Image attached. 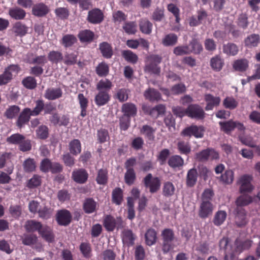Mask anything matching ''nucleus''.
I'll list each match as a JSON object with an SVG mask.
<instances>
[{
    "mask_svg": "<svg viewBox=\"0 0 260 260\" xmlns=\"http://www.w3.org/2000/svg\"><path fill=\"white\" fill-rule=\"evenodd\" d=\"M72 177L75 181L79 183H84L88 178V174L83 169H80L73 172Z\"/></svg>",
    "mask_w": 260,
    "mask_h": 260,
    "instance_id": "dca6fc26",
    "label": "nucleus"
},
{
    "mask_svg": "<svg viewBox=\"0 0 260 260\" xmlns=\"http://www.w3.org/2000/svg\"><path fill=\"white\" fill-rule=\"evenodd\" d=\"M210 65L213 70L219 71L223 67V61L220 56H215L211 59Z\"/></svg>",
    "mask_w": 260,
    "mask_h": 260,
    "instance_id": "a878e982",
    "label": "nucleus"
},
{
    "mask_svg": "<svg viewBox=\"0 0 260 260\" xmlns=\"http://www.w3.org/2000/svg\"><path fill=\"white\" fill-rule=\"evenodd\" d=\"M213 206L209 201H202L199 211V215L202 218H206L211 215Z\"/></svg>",
    "mask_w": 260,
    "mask_h": 260,
    "instance_id": "9d476101",
    "label": "nucleus"
},
{
    "mask_svg": "<svg viewBox=\"0 0 260 260\" xmlns=\"http://www.w3.org/2000/svg\"><path fill=\"white\" fill-rule=\"evenodd\" d=\"M252 180V177L250 175H244L240 177L238 183L240 185L239 191L241 193L250 192L253 190Z\"/></svg>",
    "mask_w": 260,
    "mask_h": 260,
    "instance_id": "20e7f679",
    "label": "nucleus"
},
{
    "mask_svg": "<svg viewBox=\"0 0 260 260\" xmlns=\"http://www.w3.org/2000/svg\"><path fill=\"white\" fill-rule=\"evenodd\" d=\"M223 52L229 55H235L238 52L237 46L232 43L228 44L223 46Z\"/></svg>",
    "mask_w": 260,
    "mask_h": 260,
    "instance_id": "79ce46f5",
    "label": "nucleus"
},
{
    "mask_svg": "<svg viewBox=\"0 0 260 260\" xmlns=\"http://www.w3.org/2000/svg\"><path fill=\"white\" fill-rule=\"evenodd\" d=\"M23 167L25 171L30 172L35 170L36 166L33 159L28 158L24 161Z\"/></svg>",
    "mask_w": 260,
    "mask_h": 260,
    "instance_id": "6e6d98bb",
    "label": "nucleus"
},
{
    "mask_svg": "<svg viewBox=\"0 0 260 260\" xmlns=\"http://www.w3.org/2000/svg\"><path fill=\"white\" fill-rule=\"evenodd\" d=\"M49 60L53 63H57L63 59V56L61 52L52 51L49 52L48 56Z\"/></svg>",
    "mask_w": 260,
    "mask_h": 260,
    "instance_id": "a19ab883",
    "label": "nucleus"
},
{
    "mask_svg": "<svg viewBox=\"0 0 260 260\" xmlns=\"http://www.w3.org/2000/svg\"><path fill=\"white\" fill-rule=\"evenodd\" d=\"M184 164V160L179 155H174L170 157L168 160L169 165L173 168L181 167Z\"/></svg>",
    "mask_w": 260,
    "mask_h": 260,
    "instance_id": "cd10ccee",
    "label": "nucleus"
},
{
    "mask_svg": "<svg viewBox=\"0 0 260 260\" xmlns=\"http://www.w3.org/2000/svg\"><path fill=\"white\" fill-rule=\"evenodd\" d=\"M140 29L141 32L145 34H150L152 30V24L146 19H142L140 22Z\"/></svg>",
    "mask_w": 260,
    "mask_h": 260,
    "instance_id": "c756f323",
    "label": "nucleus"
},
{
    "mask_svg": "<svg viewBox=\"0 0 260 260\" xmlns=\"http://www.w3.org/2000/svg\"><path fill=\"white\" fill-rule=\"evenodd\" d=\"M223 105L226 108L233 109L237 106L238 102L234 98L228 97L224 100Z\"/></svg>",
    "mask_w": 260,
    "mask_h": 260,
    "instance_id": "4d7b16f0",
    "label": "nucleus"
},
{
    "mask_svg": "<svg viewBox=\"0 0 260 260\" xmlns=\"http://www.w3.org/2000/svg\"><path fill=\"white\" fill-rule=\"evenodd\" d=\"M20 69L18 65L12 64L5 69L3 74L0 75V85L6 84L12 79V76L16 75Z\"/></svg>",
    "mask_w": 260,
    "mask_h": 260,
    "instance_id": "7ed1b4c3",
    "label": "nucleus"
},
{
    "mask_svg": "<svg viewBox=\"0 0 260 260\" xmlns=\"http://www.w3.org/2000/svg\"><path fill=\"white\" fill-rule=\"evenodd\" d=\"M41 178L38 175H34L27 182V186L29 188H34L41 184Z\"/></svg>",
    "mask_w": 260,
    "mask_h": 260,
    "instance_id": "0e129e2a",
    "label": "nucleus"
},
{
    "mask_svg": "<svg viewBox=\"0 0 260 260\" xmlns=\"http://www.w3.org/2000/svg\"><path fill=\"white\" fill-rule=\"evenodd\" d=\"M154 132V129L148 125L143 126L141 129V133L144 135H145L146 137L150 140L153 139L154 138L153 133Z\"/></svg>",
    "mask_w": 260,
    "mask_h": 260,
    "instance_id": "e2e57ef3",
    "label": "nucleus"
},
{
    "mask_svg": "<svg viewBox=\"0 0 260 260\" xmlns=\"http://www.w3.org/2000/svg\"><path fill=\"white\" fill-rule=\"evenodd\" d=\"M96 203L91 199L86 200L84 203V210L86 213H90L95 211Z\"/></svg>",
    "mask_w": 260,
    "mask_h": 260,
    "instance_id": "c9c22d12",
    "label": "nucleus"
},
{
    "mask_svg": "<svg viewBox=\"0 0 260 260\" xmlns=\"http://www.w3.org/2000/svg\"><path fill=\"white\" fill-rule=\"evenodd\" d=\"M205 113L203 109L198 105L191 104L187 108V116L198 119L204 117Z\"/></svg>",
    "mask_w": 260,
    "mask_h": 260,
    "instance_id": "1a4fd4ad",
    "label": "nucleus"
},
{
    "mask_svg": "<svg viewBox=\"0 0 260 260\" xmlns=\"http://www.w3.org/2000/svg\"><path fill=\"white\" fill-rule=\"evenodd\" d=\"M24 136L19 134H15L12 135L7 138V142L11 144H20L24 139Z\"/></svg>",
    "mask_w": 260,
    "mask_h": 260,
    "instance_id": "864d4df0",
    "label": "nucleus"
},
{
    "mask_svg": "<svg viewBox=\"0 0 260 260\" xmlns=\"http://www.w3.org/2000/svg\"><path fill=\"white\" fill-rule=\"evenodd\" d=\"M104 19L103 13L99 9H94L88 12L87 20L93 24L101 23Z\"/></svg>",
    "mask_w": 260,
    "mask_h": 260,
    "instance_id": "f8f14e48",
    "label": "nucleus"
},
{
    "mask_svg": "<svg viewBox=\"0 0 260 260\" xmlns=\"http://www.w3.org/2000/svg\"><path fill=\"white\" fill-rule=\"evenodd\" d=\"M56 220L59 224L67 225L71 222V214L66 210H60L57 214Z\"/></svg>",
    "mask_w": 260,
    "mask_h": 260,
    "instance_id": "ddd939ff",
    "label": "nucleus"
},
{
    "mask_svg": "<svg viewBox=\"0 0 260 260\" xmlns=\"http://www.w3.org/2000/svg\"><path fill=\"white\" fill-rule=\"evenodd\" d=\"M218 158V154L213 149H207L196 154V158L198 161H204L208 159H215Z\"/></svg>",
    "mask_w": 260,
    "mask_h": 260,
    "instance_id": "6e6552de",
    "label": "nucleus"
},
{
    "mask_svg": "<svg viewBox=\"0 0 260 260\" xmlns=\"http://www.w3.org/2000/svg\"><path fill=\"white\" fill-rule=\"evenodd\" d=\"M123 28L128 34H134L137 31V24L135 22L126 23Z\"/></svg>",
    "mask_w": 260,
    "mask_h": 260,
    "instance_id": "13d9d810",
    "label": "nucleus"
},
{
    "mask_svg": "<svg viewBox=\"0 0 260 260\" xmlns=\"http://www.w3.org/2000/svg\"><path fill=\"white\" fill-rule=\"evenodd\" d=\"M25 228L28 232L38 231L42 237L48 242H52L54 239V235L52 230L48 227H43L40 222L31 220L26 222Z\"/></svg>",
    "mask_w": 260,
    "mask_h": 260,
    "instance_id": "f03ea898",
    "label": "nucleus"
},
{
    "mask_svg": "<svg viewBox=\"0 0 260 260\" xmlns=\"http://www.w3.org/2000/svg\"><path fill=\"white\" fill-rule=\"evenodd\" d=\"M205 100L207 103V106L205 108L206 110H212L214 106H218L220 102L219 97H214L210 94L205 95Z\"/></svg>",
    "mask_w": 260,
    "mask_h": 260,
    "instance_id": "f3484780",
    "label": "nucleus"
},
{
    "mask_svg": "<svg viewBox=\"0 0 260 260\" xmlns=\"http://www.w3.org/2000/svg\"><path fill=\"white\" fill-rule=\"evenodd\" d=\"M177 41V37L173 34H170L166 35L162 41L164 45L173 46L175 45Z\"/></svg>",
    "mask_w": 260,
    "mask_h": 260,
    "instance_id": "ea45409f",
    "label": "nucleus"
},
{
    "mask_svg": "<svg viewBox=\"0 0 260 260\" xmlns=\"http://www.w3.org/2000/svg\"><path fill=\"white\" fill-rule=\"evenodd\" d=\"M62 94L60 88H50L46 91L44 96L49 100H54L60 98Z\"/></svg>",
    "mask_w": 260,
    "mask_h": 260,
    "instance_id": "aec40b11",
    "label": "nucleus"
},
{
    "mask_svg": "<svg viewBox=\"0 0 260 260\" xmlns=\"http://www.w3.org/2000/svg\"><path fill=\"white\" fill-rule=\"evenodd\" d=\"M96 74L100 77L106 76L109 73V67L104 62L100 63L96 68Z\"/></svg>",
    "mask_w": 260,
    "mask_h": 260,
    "instance_id": "49530a36",
    "label": "nucleus"
},
{
    "mask_svg": "<svg viewBox=\"0 0 260 260\" xmlns=\"http://www.w3.org/2000/svg\"><path fill=\"white\" fill-rule=\"evenodd\" d=\"M112 200L114 203L119 205L122 201V191L120 188H116L112 193Z\"/></svg>",
    "mask_w": 260,
    "mask_h": 260,
    "instance_id": "3c124183",
    "label": "nucleus"
},
{
    "mask_svg": "<svg viewBox=\"0 0 260 260\" xmlns=\"http://www.w3.org/2000/svg\"><path fill=\"white\" fill-rule=\"evenodd\" d=\"M107 172L104 170H100L98 174L96 181L100 184H105L107 182Z\"/></svg>",
    "mask_w": 260,
    "mask_h": 260,
    "instance_id": "5fc2aeb1",
    "label": "nucleus"
},
{
    "mask_svg": "<svg viewBox=\"0 0 260 260\" xmlns=\"http://www.w3.org/2000/svg\"><path fill=\"white\" fill-rule=\"evenodd\" d=\"M221 180L225 183L231 184L234 180V172L228 170L221 176Z\"/></svg>",
    "mask_w": 260,
    "mask_h": 260,
    "instance_id": "8fccbe9b",
    "label": "nucleus"
},
{
    "mask_svg": "<svg viewBox=\"0 0 260 260\" xmlns=\"http://www.w3.org/2000/svg\"><path fill=\"white\" fill-rule=\"evenodd\" d=\"M178 148L181 153L188 154L190 151V147L188 143L183 141L178 142Z\"/></svg>",
    "mask_w": 260,
    "mask_h": 260,
    "instance_id": "774afa93",
    "label": "nucleus"
},
{
    "mask_svg": "<svg viewBox=\"0 0 260 260\" xmlns=\"http://www.w3.org/2000/svg\"><path fill=\"white\" fill-rule=\"evenodd\" d=\"M229 240L226 238H223L219 242V246L220 248L223 249L225 251V260H234L235 258L233 256V254L231 253L230 251L231 250V246L228 245Z\"/></svg>",
    "mask_w": 260,
    "mask_h": 260,
    "instance_id": "a211bd4d",
    "label": "nucleus"
},
{
    "mask_svg": "<svg viewBox=\"0 0 260 260\" xmlns=\"http://www.w3.org/2000/svg\"><path fill=\"white\" fill-rule=\"evenodd\" d=\"M14 32L18 36L25 35L27 31V27L20 22L15 23L13 27Z\"/></svg>",
    "mask_w": 260,
    "mask_h": 260,
    "instance_id": "c03bdc74",
    "label": "nucleus"
},
{
    "mask_svg": "<svg viewBox=\"0 0 260 260\" xmlns=\"http://www.w3.org/2000/svg\"><path fill=\"white\" fill-rule=\"evenodd\" d=\"M110 100V95L106 91H100L95 95L94 101L98 106L107 104Z\"/></svg>",
    "mask_w": 260,
    "mask_h": 260,
    "instance_id": "4468645a",
    "label": "nucleus"
},
{
    "mask_svg": "<svg viewBox=\"0 0 260 260\" xmlns=\"http://www.w3.org/2000/svg\"><path fill=\"white\" fill-rule=\"evenodd\" d=\"M31 115V110L29 108L24 109L21 113L18 121L17 124L19 127H21L24 124L29 121L30 116Z\"/></svg>",
    "mask_w": 260,
    "mask_h": 260,
    "instance_id": "412c9836",
    "label": "nucleus"
},
{
    "mask_svg": "<svg viewBox=\"0 0 260 260\" xmlns=\"http://www.w3.org/2000/svg\"><path fill=\"white\" fill-rule=\"evenodd\" d=\"M80 107L81 109V115L84 117L86 115V109L88 105V100L82 93H80L78 96Z\"/></svg>",
    "mask_w": 260,
    "mask_h": 260,
    "instance_id": "7c9ffc66",
    "label": "nucleus"
},
{
    "mask_svg": "<svg viewBox=\"0 0 260 260\" xmlns=\"http://www.w3.org/2000/svg\"><path fill=\"white\" fill-rule=\"evenodd\" d=\"M19 111L20 109L18 106H12L7 110L5 115L8 118H13L18 115Z\"/></svg>",
    "mask_w": 260,
    "mask_h": 260,
    "instance_id": "603ef678",
    "label": "nucleus"
},
{
    "mask_svg": "<svg viewBox=\"0 0 260 260\" xmlns=\"http://www.w3.org/2000/svg\"><path fill=\"white\" fill-rule=\"evenodd\" d=\"M235 245H236L235 252H240L242 250L246 249L250 247L252 245V241L249 240H247L241 243L240 242L239 240H237L235 242Z\"/></svg>",
    "mask_w": 260,
    "mask_h": 260,
    "instance_id": "f704fd0d",
    "label": "nucleus"
},
{
    "mask_svg": "<svg viewBox=\"0 0 260 260\" xmlns=\"http://www.w3.org/2000/svg\"><path fill=\"white\" fill-rule=\"evenodd\" d=\"M23 85L29 89H33L36 87L37 83L36 80L31 77H27L22 81Z\"/></svg>",
    "mask_w": 260,
    "mask_h": 260,
    "instance_id": "bf43d9fd",
    "label": "nucleus"
},
{
    "mask_svg": "<svg viewBox=\"0 0 260 260\" xmlns=\"http://www.w3.org/2000/svg\"><path fill=\"white\" fill-rule=\"evenodd\" d=\"M135 174L133 169H128L125 174V182L128 184H132L135 180Z\"/></svg>",
    "mask_w": 260,
    "mask_h": 260,
    "instance_id": "052dcab7",
    "label": "nucleus"
},
{
    "mask_svg": "<svg viewBox=\"0 0 260 260\" xmlns=\"http://www.w3.org/2000/svg\"><path fill=\"white\" fill-rule=\"evenodd\" d=\"M144 183L145 186L149 188L151 193L156 192L160 186V179L158 177H152L151 174H148L144 178Z\"/></svg>",
    "mask_w": 260,
    "mask_h": 260,
    "instance_id": "39448f33",
    "label": "nucleus"
},
{
    "mask_svg": "<svg viewBox=\"0 0 260 260\" xmlns=\"http://www.w3.org/2000/svg\"><path fill=\"white\" fill-rule=\"evenodd\" d=\"M37 136L41 139H45L48 137V128L45 125H41L36 131Z\"/></svg>",
    "mask_w": 260,
    "mask_h": 260,
    "instance_id": "09e8293b",
    "label": "nucleus"
},
{
    "mask_svg": "<svg viewBox=\"0 0 260 260\" xmlns=\"http://www.w3.org/2000/svg\"><path fill=\"white\" fill-rule=\"evenodd\" d=\"M161 236L165 242H169L173 240L174 234L172 230L167 229L162 232Z\"/></svg>",
    "mask_w": 260,
    "mask_h": 260,
    "instance_id": "338daca9",
    "label": "nucleus"
},
{
    "mask_svg": "<svg viewBox=\"0 0 260 260\" xmlns=\"http://www.w3.org/2000/svg\"><path fill=\"white\" fill-rule=\"evenodd\" d=\"M204 129L202 126L192 125L185 128L181 133L184 136H194L196 138H202L203 136Z\"/></svg>",
    "mask_w": 260,
    "mask_h": 260,
    "instance_id": "9b49d317",
    "label": "nucleus"
},
{
    "mask_svg": "<svg viewBox=\"0 0 260 260\" xmlns=\"http://www.w3.org/2000/svg\"><path fill=\"white\" fill-rule=\"evenodd\" d=\"M161 61V58L158 55H152L147 58V64L145 67V70L149 72L157 74L160 69L157 67V64Z\"/></svg>",
    "mask_w": 260,
    "mask_h": 260,
    "instance_id": "0eeeda50",
    "label": "nucleus"
},
{
    "mask_svg": "<svg viewBox=\"0 0 260 260\" xmlns=\"http://www.w3.org/2000/svg\"><path fill=\"white\" fill-rule=\"evenodd\" d=\"M124 116L128 117L129 116H133L136 114L137 109L135 106L131 103L124 104L122 107Z\"/></svg>",
    "mask_w": 260,
    "mask_h": 260,
    "instance_id": "393cba45",
    "label": "nucleus"
},
{
    "mask_svg": "<svg viewBox=\"0 0 260 260\" xmlns=\"http://www.w3.org/2000/svg\"><path fill=\"white\" fill-rule=\"evenodd\" d=\"M70 150L71 153L77 155L81 152V146L80 141L75 139L70 143Z\"/></svg>",
    "mask_w": 260,
    "mask_h": 260,
    "instance_id": "e433bc0d",
    "label": "nucleus"
},
{
    "mask_svg": "<svg viewBox=\"0 0 260 260\" xmlns=\"http://www.w3.org/2000/svg\"><path fill=\"white\" fill-rule=\"evenodd\" d=\"M174 53L176 55H183L191 53V51L187 46H178L174 48Z\"/></svg>",
    "mask_w": 260,
    "mask_h": 260,
    "instance_id": "69168bd1",
    "label": "nucleus"
},
{
    "mask_svg": "<svg viewBox=\"0 0 260 260\" xmlns=\"http://www.w3.org/2000/svg\"><path fill=\"white\" fill-rule=\"evenodd\" d=\"M226 217V213L223 211H219L214 216L213 222L216 225H221Z\"/></svg>",
    "mask_w": 260,
    "mask_h": 260,
    "instance_id": "37998d69",
    "label": "nucleus"
},
{
    "mask_svg": "<svg viewBox=\"0 0 260 260\" xmlns=\"http://www.w3.org/2000/svg\"><path fill=\"white\" fill-rule=\"evenodd\" d=\"M221 129L225 133L229 134L235 128H237L239 131L242 132L245 129V127L243 124L230 120L226 122H220Z\"/></svg>",
    "mask_w": 260,
    "mask_h": 260,
    "instance_id": "423d86ee",
    "label": "nucleus"
},
{
    "mask_svg": "<svg viewBox=\"0 0 260 260\" xmlns=\"http://www.w3.org/2000/svg\"><path fill=\"white\" fill-rule=\"evenodd\" d=\"M9 14L12 18L16 20L23 19L26 15L25 11L20 8L10 9Z\"/></svg>",
    "mask_w": 260,
    "mask_h": 260,
    "instance_id": "4be33fe9",
    "label": "nucleus"
},
{
    "mask_svg": "<svg viewBox=\"0 0 260 260\" xmlns=\"http://www.w3.org/2000/svg\"><path fill=\"white\" fill-rule=\"evenodd\" d=\"M260 39L258 35L252 34L247 37L245 40V46L248 47H253L257 46Z\"/></svg>",
    "mask_w": 260,
    "mask_h": 260,
    "instance_id": "b1692460",
    "label": "nucleus"
},
{
    "mask_svg": "<svg viewBox=\"0 0 260 260\" xmlns=\"http://www.w3.org/2000/svg\"><path fill=\"white\" fill-rule=\"evenodd\" d=\"M48 12V7L43 3H39L34 5L32 9V14L37 16H44Z\"/></svg>",
    "mask_w": 260,
    "mask_h": 260,
    "instance_id": "2eb2a0df",
    "label": "nucleus"
},
{
    "mask_svg": "<svg viewBox=\"0 0 260 260\" xmlns=\"http://www.w3.org/2000/svg\"><path fill=\"white\" fill-rule=\"evenodd\" d=\"M112 83L108 79H105L101 80L96 85V88L100 91H108L110 90L112 88Z\"/></svg>",
    "mask_w": 260,
    "mask_h": 260,
    "instance_id": "c85d7f7f",
    "label": "nucleus"
},
{
    "mask_svg": "<svg viewBox=\"0 0 260 260\" xmlns=\"http://www.w3.org/2000/svg\"><path fill=\"white\" fill-rule=\"evenodd\" d=\"M100 50L103 56L110 58L112 55V50L110 45L107 43H103L100 45Z\"/></svg>",
    "mask_w": 260,
    "mask_h": 260,
    "instance_id": "a18cd8bd",
    "label": "nucleus"
},
{
    "mask_svg": "<svg viewBox=\"0 0 260 260\" xmlns=\"http://www.w3.org/2000/svg\"><path fill=\"white\" fill-rule=\"evenodd\" d=\"M144 96L146 99L153 101H158L160 99V93L153 89H149L145 92Z\"/></svg>",
    "mask_w": 260,
    "mask_h": 260,
    "instance_id": "72a5a7b5",
    "label": "nucleus"
},
{
    "mask_svg": "<svg viewBox=\"0 0 260 260\" xmlns=\"http://www.w3.org/2000/svg\"><path fill=\"white\" fill-rule=\"evenodd\" d=\"M186 90V87L183 84H179L174 86L170 91L168 89L164 90V93L167 95L171 94H178L184 92Z\"/></svg>",
    "mask_w": 260,
    "mask_h": 260,
    "instance_id": "5701e85b",
    "label": "nucleus"
},
{
    "mask_svg": "<svg viewBox=\"0 0 260 260\" xmlns=\"http://www.w3.org/2000/svg\"><path fill=\"white\" fill-rule=\"evenodd\" d=\"M248 66V61L246 59H238L233 63L234 69L238 71H244Z\"/></svg>",
    "mask_w": 260,
    "mask_h": 260,
    "instance_id": "473e14b6",
    "label": "nucleus"
},
{
    "mask_svg": "<svg viewBox=\"0 0 260 260\" xmlns=\"http://www.w3.org/2000/svg\"><path fill=\"white\" fill-rule=\"evenodd\" d=\"M252 198L246 194L240 196L236 200V204L237 208L236 209V215L235 220L238 226H242L247 223V216L245 211L242 207L249 205L252 202Z\"/></svg>",
    "mask_w": 260,
    "mask_h": 260,
    "instance_id": "f257e3e1",
    "label": "nucleus"
},
{
    "mask_svg": "<svg viewBox=\"0 0 260 260\" xmlns=\"http://www.w3.org/2000/svg\"><path fill=\"white\" fill-rule=\"evenodd\" d=\"M197 179V172L196 169H190L187 174L186 183L189 186H193Z\"/></svg>",
    "mask_w": 260,
    "mask_h": 260,
    "instance_id": "2f4dec72",
    "label": "nucleus"
},
{
    "mask_svg": "<svg viewBox=\"0 0 260 260\" xmlns=\"http://www.w3.org/2000/svg\"><path fill=\"white\" fill-rule=\"evenodd\" d=\"M93 36V33L88 30H83L78 35L80 40L82 42L91 41L92 40Z\"/></svg>",
    "mask_w": 260,
    "mask_h": 260,
    "instance_id": "58836bf2",
    "label": "nucleus"
},
{
    "mask_svg": "<svg viewBox=\"0 0 260 260\" xmlns=\"http://www.w3.org/2000/svg\"><path fill=\"white\" fill-rule=\"evenodd\" d=\"M122 55L124 58L128 61L135 63L137 61V56L131 51H124L122 52Z\"/></svg>",
    "mask_w": 260,
    "mask_h": 260,
    "instance_id": "680f3d73",
    "label": "nucleus"
},
{
    "mask_svg": "<svg viewBox=\"0 0 260 260\" xmlns=\"http://www.w3.org/2000/svg\"><path fill=\"white\" fill-rule=\"evenodd\" d=\"M145 237L147 245L151 246L156 242V233L154 230L149 229L146 233Z\"/></svg>",
    "mask_w": 260,
    "mask_h": 260,
    "instance_id": "bb28decb",
    "label": "nucleus"
},
{
    "mask_svg": "<svg viewBox=\"0 0 260 260\" xmlns=\"http://www.w3.org/2000/svg\"><path fill=\"white\" fill-rule=\"evenodd\" d=\"M175 188L172 183L167 182L164 183L162 193L165 196L169 197L174 194Z\"/></svg>",
    "mask_w": 260,
    "mask_h": 260,
    "instance_id": "4c0bfd02",
    "label": "nucleus"
},
{
    "mask_svg": "<svg viewBox=\"0 0 260 260\" xmlns=\"http://www.w3.org/2000/svg\"><path fill=\"white\" fill-rule=\"evenodd\" d=\"M121 221L120 218H118L116 222L112 216L108 215L104 219V225L108 231H112L115 228L116 224L121 222Z\"/></svg>",
    "mask_w": 260,
    "mask_h": 260,
    "instance_id": "6ab92c4d",
    "label": "nucleus"
},
{
    "mask_svg": "<svg viewBox=\"0 0 260 260\" xmlns=\"http://www.w3.org/2000/svg\"><path fill=\"white\" fill-rule=\"evenodd\" d=\"M77 41L76 38L72 35H66L62 39L61 43L66 47H69L73 45Z\"/></svg>",
    "mask_w": 260,
    "mask_h": 260,
    "instance_id": "de8ad7c7",
    "label": "nucleus"
}]
</instances>
